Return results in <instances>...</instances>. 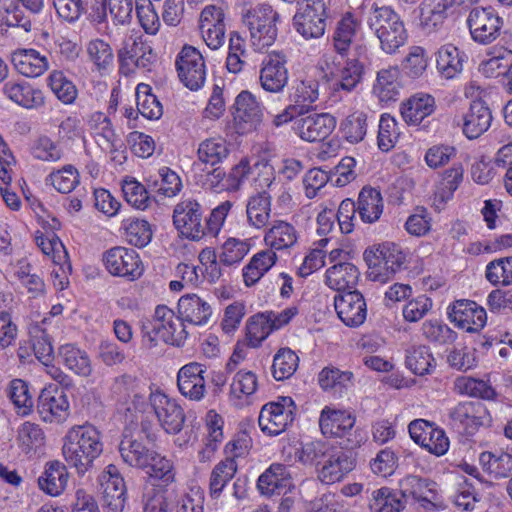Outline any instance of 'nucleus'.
Returning a JSON list of instances; mask_svg holds the SVG:
<instances>
[{"label": "nucleus", "instance_id": "47", "mask_svg": "<svg viewBox=\"0 0 512 512\" xmlns=\"http://www.w3.org/2000/svg\"><path fill=\"white\" fill-rule=\"evenodd\" d=\"M353 380L354 375L351 371H342L334 366L323 368L318 375V383L323 390L339 394L352 387Z\"/></svg>", "mask_w": 512, "mask_h": 512}, {"label": "nucleus", "instance_id": "1", "mask_svg": "<svg viewBox=\"0 0 512 512\" xmlns=\"http://www.w3.org/2000/svg\"><path fill=\"white\" fill-rule=\"evenodd\" d=\"M103 452L100 431L92 424L75 425L63 438L62 455L78 475H84Z\"/></svg>", "mask_w": 512, "mask_h": 512}, {"label": "nucleus", "instance_id": "42", "mask_svg": "<svg viewBox=\"0 0 512 512\" xmlns=\"http://www.w3.org/2000/svg\"><path fill=\"white\" fill-rule=\"evenodd\" d=\"M119 452L126 464L140 469L148 468L149 460H152V455H154V450L128 436H124L121 440Z\"/></svg>", "mask_w": 512, "mask_h": 512}, {"label": "nucleus", "instance_id": "5", "mask_svg": "<svg viewBox=\"0 0 512 512\" xmlns=\"http://www.w3.org/2000/svg\"><path fill=\"white\" fill-rule=\"evenodd\" d=\"M364 259L373 280L384 283L403 267L406 254L398 244L384 242L375 249L366 250Z\"/></svg>", "mask_w": 512, "mask_h": 512}, {"label": "nucleus", "instance_id": "22", "mask_svg": "<svg viewBox=\"0 0 512 512\" xmlns=\"http://www.w3.org/2000/svg\"><path fill=\"white\" fill-rule=\"evenodd\" d=\"M87 125L98 147L105 153L115 154L124 147L119 134L115 132L111 119L103 112L89 115Z\"/></svg>", "mask_w": 512, "mask_h": 512}, {"label": "nucleus", "instance_id": "36", "mask_svg": "<svg viewBox=\"0 0 512 512\" xmlns=\"http://www.w3.org/2000/svg\"><path fill=\"white\" fill-rule=\"evenodd\" d=\"M436 108L435 99L426 93H416L402 103L400 112L403 120L409 125H419L430 116Z\"/></svg>", "mask_w": 512, "mask_h": 512}, {"label": "nucleus", "instance_id": "63", "mask_svg": "<svg viewBox=\"0 0 512 512\" xmlns=\"http://www.w3.org/2000/svg\"><path fill=\"white\" fill-rule=\"evenodd\" d=\"M17 441L21 450L28 454L36 451L44 445L45 435L38 424L24 422L17 433Z\"/></svg>", "mask_w": 512, "mask_h": 512}, {"label": "nucleus", "instance_id": "9", "mask_svg": "<svg viewBox=\"0 0 512 512\" xmlns=\"http://www.w3.org/2000/svg\"><path fill=\"white\" fill-rule=\"evenodd\" d=\"M295 412L296 405L291 397H278L276 401L268 402L261 408L259 427L268 435H279L293 423Z\"/></svg>", "mask_w": 512, "mask_h": 512}, {"label": "nucleus", "instance_id": "50", "mask_svg": "<svg viewBox=\"0 0 512 512\" xmlns=\"http://www.w3.org/2000/svg\"><path fill=\"white\" fill-rule=\"evenodd\" d=\"M490 57L479 64V72L487 78L506 76L507 70L512 65V51L504 47L495 49Z\"/></svg>", "mask_w": 512, "mask_h": 512}, {"label": "nucleus", "instance_id": "43", "mask_svg": "<svg viewBox=\"0 0 512 512\" xmlns=\"http://www.w3.org/2000/svg\"><path fill=\"white\" fill-rule=\"evenodd\" d=\"M484 471L496 479L507 478L512 473V452L484 451L479 456Z\"/></svg>", "mask_w": 512, "mask_h": 512}, {"label": "nucleus", "instance_id": "19", "mask_svg": "<svg viewBox=\"0 0 512 512\" xmlns=\"http://www.w3.org/2000/svg\"><path fill=\"white\" fill-rule=\"evenodd\" d=\"M226 13L222 7L207 5L200 14L199 29L206 45L217 50L225 43Z\"/></svg>", "mask_w": 512, "mask_h": 512}, {"label": "nucleus", "instance_id": "32", "mask_svg": "<svg viewBox=\"0 0 512 512\" xmlns=\"http://www.w3.org/2000/svg\"><path fill=\"white\" fill-rule=\"evenodd\" d=\"M11 62L18 73L29 78L39 77L49 68L46 55L32 48L17 49L11 54Z\"/></svg>", "mask_w": 512, "mask_h": 512}, {"label": "nucleus", "instance_id": "2", "mask_svg": "<svg viewBox=\"0 0 512 512\" xmlns=\"http://www.w3.org/2000/svg\"><path fill=\"white\" fill-rule=\"evenodd\" d=\"M367 25L387 54L396 53L407 41L404 22L390 6H378L374 3L367 16Z\"/></svg>", "mask_w": 512, "mask_h": 512}, {"label": "nucleus", "instance_id": "15", "mask_svg": "<svg viewBox=\"0 0 512 512\" xmlns=\"http://www.w3.org/2000/svg\"><path fill=\"white\" fill-rule=\"evenodd\" d=\"M149 401L159 424L167 433L177 434L182 430L185 414L175 399L155 391L149 393Z\"/></svg>", "mask_w": 512, "mask_h": 512}, {"label": "nucleus", "instance_id": "62", "mask_svg": "<svg viewBox=\"0 0 512 512\" xmlns=\"http://www.w3.org/2000/svg\"><path fill=\"white\" fill-rule=\"evenodd\" d=\"M7 395L17 409V413L26 416L33 408V398L28 384L22 379H13L7 389Z\"/></svg>", "mask_w": 512, "mask_h": 512}, {"label": "nucleus", "instance_id": "18", "mask_svg": "<svg viewBox=\"0 0 512 512\" xmlns=\"http://www.w3.org/2000/svg\"><path fill=\"white\" fill-rule=\"evenodd\" d=\"M448 310L450 321L466 332L478 333L486 325V310L475 301L457 300Z\"/></svg>", "mask_w": 512, "mask_h": 512}, {"label": "nucleus", "instance_id": "51", "mask_svg": "<svg viewBox=\"0 0 512 512\" xmlns=\"http://www.w3.org/2000/svg\"><path fill=\"white\" fill-rule=\"evenodd\" d=\"M136 105L138 112L149 120L159 119L163 114L160 101L152 93V88L145 83H140L135 91Z\"/></svg>", "mask_w": 512, "mask_h": 512}, {"label": "nucleus", "instance_id": "13", "mask_svg": "<svg viewBox=\"0 0 512 512\" xmlns=\"http://www.w3.org/2000/svg\"><path fill=\"white\" fill-rule=\"evenodd\" d=\"M203 208L191 198L183 197L173 211V223L178 231L189 239L198 241L204 238Z\"/></svg>", "mask_w": 512, "mask_h": 512}, {"label": "nucleus", "instance_id": "25", "mask_svg": "<svg viewBox=\"0 0 512 512\" xmlns=\"http://www.w3.org/2000/svg\"><path fill=\"white\" fill-rule=\"evenodd\" d=\"M354 467V459L347 452L333 447L317 469V476L324 484H334L340 482Z\"/></svg>", "mask_w": 512, "mask_h": 512}, {"label": "nucleus", "instance_id": "46", "mask_svg": "<svg viewBox=\"0 0 512 512\" xmlns=\"http://www.w3.org/2000/svg\"><path fill=\"white\" fill-rule=\"evenodd\" d=\"M58 356L62 364L75 374L87 377L92 372V366L87 353L73 344L60 346Z\"/></svg>", "mask_w": 512, "mask_h": 512}, {"label": "nucleus", "instance_id": "30", "mask_svg": "<svg viewBox=\"0 0 512 512\" xmlns=\"http://www.w3.org/2000/svg\"><path fill=\"white\" fill-rule=\"evenodd\" d=\"M300 238L296 226L285 220H275L264 234V242L269 250L289 251L294 248Z\"/></svg>", "mask_w": 512, "mask_h": 512}, {"label": "nucleus", "instance_id": "31", "mask_svg": "<svg viewBox=\"0 0 512 512\" xmlns=\"http://www.w3.org/2000/svg\"><path fill=\"white\" fill-rule=\"evenodd\" d=\"M492 119V112L486 102L476 99L463 116L462 131L467 138L476 139L489 129Z\"/></svg>", "mask_w": 512, "mask_h": 512}, {"label": "nucleus", "instance_id": "8", "mask_svg": "<svg viewBox=\"0 0 512 512\" xmlns=\"http://www.w3.org/2000/svg\"><path fill=\"white\" fill-rule=\"evenodd\" d=\"M102 262L110 275L129 282L141 278L145 271L139 253L124 246H115L106 250L102 255Z\"/></svg>", "mask_w": 512, "mask_h": 512}, {"label": "nucleus", "instance_id": "21", "mask_svg": "<svg viewBox=\"0 0 512 512\" xmlns=\"http://www.w3.org/2000/svg\"><path fill=\"white\" fill-rule=\"evenodd\" d=\"M334 307L339 319L348 327H359L366 320L367 304L358 290L336 294Z\"/></svg>", "mask_w": 512, "mask_h": 512}, {"label": "nucleus", "instance_id": "45", "mask_svg": "<svg viewBox=\"0 0 512 512\" xmlns=\"http://www.w3.org/2000/svg\"><path fill=\"white\" fill-rule=\"evenodd\" d=\"M246 214L250 226L266 228L271 214V196L266 191L251 196L246 205Z\"/></svg>", "mask_w": 512, "mask_h": 512}, {"label": "nucleus", "instance_id": "49", "mask_svg": "<svg viewBox=\"0 0 512 512\" xmlns=\"http://www.w3.org/2000/svg\"><path fill=\"white\" fill-rule=\"evenodd\" d=\"M369 508L371 512H400L404 500L399 491L382 487L372 492Z\"/></svg>", "mask_w": 512, "mask_h": 512}, {"label": "nucleus", "instance_id": "37", "mask_svg": "<svg viewBox=\"0 0 512 512\" xmlns=\"http://www.w3.org/2000/svg\"><path fill=\"white\" fill-rule=\"evenodd\" d=\"M360 272L353 263L334 264L326 270L325 283L338 293L356 290Z\"/></svg>", "mask_w": 512, "mask_h": 512}, {"label": "nucleus", "instance_id": "35", "mask_svg": "<svg viewBox=\"0 0 512 512\" xmlns=\"http://www.w3.org/2000/svg\"><path fill=\"white\" fill-rule=\"evenodd\" d=\"M69 473L64 463L54 460L47 462L42 475L38 478L39 488L50 496H59L64 492Z\"/></svg>", "mask_w": 512, "mask_h": 512}, {"label": "nucleus", "instance_id": "26", "mask_svg": "<svg viewBox=\"0 0 512 512\" xmlns=\"http://www.w3.org/2000/svg\"><path fill=\"white\" fill-rule=\"evenodd\" d=\"M43 7L44 0H0L8 25L21 27L26 32L32 28L30 15L39 14Z\"/></svg>", "mask_w": 512, "mask_h": 512}, {"label": "nucleus", "instance_id": "57", "mask_svg": "<svg viewBox=\"0 0 512 512\" xmlns=\"http://www.w3.org/2000/svg\"><path fill=\"white\" fill-rule=\"evenodd\" d=\"M368 120L369 115L365 111L351 113L341 123L343 137L352 144L361 142L367 133Z\"/></svg>", "mask_w": 512, "mask_h": 512}, {"label": "nucleus", "instance_id": "61", "mask_svg": "<svg viewBox=\"0 0 512 512\" xmlns=\"http://www.w3.org/2000/svg\"><path fill=\"white\" fill-rule=\"evenodd\" d=\"M47 81L52 92L63 104L74 103L78 95V90L64 72L59 70L52 71Z\"/></svg>", "mask_w": 512, "mask_h": 512}, {"label": "nucleus", "instance_id": "44", "mask_svg": "<svg viewBox=\"0 0 512 512\" xmlns=\"http://www.w3.org/2000/svg\"><path fill=\"white\" fill-rule=\"evenodd\" d=\"M277 255L266 249L256 253L242 270L246 286L256 284L276 263Z\"/></svg>", "mask_w": 512, "mask_h": 512}, {"label": "nucleus", "instance_id": "53", "mask_svg": "<svg viewBox=\"0 0 512 512\" xmlns=\"http://www.w3.org/2000/svg\"><path fill=\"white\" fill-rule=\"evenodd\" d=\"M406 366L416 375H425L434 370L436 362L428 346L418 345L407 350Z\"/></svg>", "mask_w": 512, "mask_h": 512}, {"label": "nucleus", "instance_id": "56", "mask_svg": "<svg viewBox=\"0 0 512 512\" xmlns=\"http://www.w3.org/2000/svg\"><path fill=\"white\" fill-rule=\"evenodd\" d=\"M358 24L351 14L344 16L338 23L333 35V45L337 53L345 55L351 47L357 33Z\"/></svg>", "mask_w": 512, "mask_h": 512}, {"label": "nucleus", "instance_id": "27", "mask_svg": "<svg viewBox=\"0 0 512 512\" xmlns=\"http://www.w3.org/2000/svg\"><path fill=\"white\" fill-rule=\"evenodd\" d=\"M101 486L103 505L107 508V512H122L126 501V486L116 466L107 467L102 475Z\"/></svg>", "mask_w": 512, "mask_h": 512}, {"label": "nucleus", "instance_id": "55", "mask_svg": "<svg viewBox=\"0 0 512 512\" xmlns=\"http://www.w3.org/2000/svg\"><path fill=\"white\" fill-rule=\"evenodd\" d=\"M126 240L133 246L145 247L152 239V230L148 221L129 217L122 221Z\"/></svg>", "mask_w": 512, "mask_h": 512}, {"label": "nucleus", "instance_id": "12", "mask_svg": "<svg viewBox=\"0 0 512 512\" xmlns=\"http://www.w3.org/2000/svg\"><path fill=\"white\" fill-rule=\"evenodd\" d=\"M118 57L121 69L126 72L133 68L150 71L157 59L151 45L142 36L136 35L125 39Z\"/></svg>", "mask_w": 512, "mask_h": 512}, {"label": "nucleus", "instance_id": "34", "mask_svg": "<svg viewBox=\"0 0 512 512\" xmlns=\"http://www.w3.org/2000/svg\"><path fill=\"white\" fill-rule=\"evenodd\" d=\"M178 313L184 323L202 326L208 323L211 315V305L196 294H187L178 301Z\"/></svg>", "mask_w": 512, "mask_h": 512}, {"label": "nucleus", "instance_id": "11", "mask_svg": "<svg viewBox=\"0 0 512 512\" xmlns=\"http://www.w3.org/2000/svg\"><path fill=\"white\" fill-rule=\"evenodd\" d=\"M467 24L475 42L489 44L500 35L503 19L492 7H477L470 11Z\"/></svg>", "mask_w": 512, "mask_h": 512}, {"label": "nucleus", "instance_id": "4", "mask_svg": "<svg viewBox=\"0 0 512 512\" xmlns=\"http://www.w3.org/2000/svg\"><path fill=\"white\" fill-rule=\"evenodd\" d=\"M279 19L278 12L267 4L257 5L243 14V23L250 32V41L256 50H263L275 42Z\"/></svg>", "mask_w": 512, "mask_h": 512}, {"label": "nucleus", "instance_id": "3", "mask_svg": "<svg viewBox=\"0 0 512 512\" xmlns=\"http://www.w3.org/2000/svg\"><path fill=\"white\" fill-rule=\"evenodd\" d=\"M148 328L143 326L142 342L150 349L157 345L156 337L167 344L182 346L189 335L181 315H176L166 305H158L155 308L150 330Z\"/></svg>", "mask_w": 512, "mask_h": 512}, {"label": "nucleus", "instance_id": "38", "mask_svg": "<svg viewBox=\"0 0 512 512\" xmlns=\"http://www.w3.org/2000/svg\"><path fill=\"white\" fill-rule=\"evenodd\" d=\"M319 86L317 77L307 72L293 81L288 98L305 112V107L318 100Z\"/></svg>", "mask_w": 512, "mask_h": 512}, {"label": "nucleus", "instance_id": "60", "mask_svg": "<svg viewBox=\"0 0 512 512\" xmlns=\"http://www.w3.org/2000/svg\"><path fill=\"white\" fill-rule=\"evenodd\" d=\"M36 242L42 252L51 257L55 265H60L62 272H64L65 267L70 268L68 253L58 236L55 234L50 236L41 235L36 237Z\"/></svg>", "mask_w": 512, "mask_h": 512}, {"label": "nucleus", "instance_id": "16", "mask_svg": "<svg viewBox=\"0 0 512 512\" xmlns=\"http://www.w3.org/2000/svg\"><path fill=\"white\" fill-rule=\"evenodd\" d=\"M204 363L192 361L183 365L177 372V387L180 394L194 402L202 401L207 394Z\"/></svg>", "mask_w": 512, "mask_h": 512}, {"label": "nucleus", "instance_id": "14", "mask_svg": "<svg viewBox=\"0 0 512 512\" xmlns=\"http://www.w3.org/2000/svg\"><path fill=\"white\" fill-rule=\"evenodd\" d=\"M181 82L190 90H198L206 80V66L202 54L192 46H184L176 60Z\"/></svg>", "mask_w": 512, "mask_h": 512}, {"label": "nucleus", "instance_id": "24", "mask_svg": "<svg viewBox=\"0 0 512 512\" xmlns=\"http://www.w3.org/2000/svg\"><path fill=\"white\" fill-rule=\"evenodd\" d=\"M233 117L240 133L255 130L262 122L263 108L256 97L249 91H242L234 102Z\"/></svg>", "mask_w": 512, "mask_h": 512}, {"label": "nucleus", "instance_id": "52", "mask_svg": "<svg viewBox=\"0 0 512 512\" xmlns=\"http://www.w3.org/2000/svg\"><path fill=\"white\" fill-rule=\"evenodd\" d=\"M237 472V463L232 458L220 461L212 470L209 481V491L213 499L220 497L227 483Z\"/></svg>", "mask_w": 512, "mask_h": 512}, {"label": "nucleus", "instance_id": "54", "mask_svg": "<svg viewBox=\"0 0 512 512\" xmlns=\"http://www.w3.org/2000/svg\"><path fill=\"white\" fill-rule=\"evenodd\" d=\"M399 492L404 499L412 498L417 501L430 502L434 491L426 479L415 475H408L399 482Z\"/></svg>", "mask_w": 512, "mask_h": 512}, {"label": "nucleus", "instance_id": "64", "mask_svg": "<svg viewBox=\"0 0 512 512\" xmlns=\"http://www.w3.org/2000/svg\"><path fill=\"white\" fill-rule=\"evenodd\" d=\"M422 335L429 341L438 345L452 344L457 339V333L447 324L435 320H426L421 327Z\"/></svg>", "mask_w": 512, "mask_h": 512}, {"label": "nucleus", "instance_id": "10", "mask_svg": "<svg viewBox=\"0 0 512 512\" xmlns=\"http://www.w3.org/2000/svg\"><path fill=\"white\" fill-rule=\"evenodd\" d=\"M288 58L282 51H272L262 60L259 69V84L269 93H282L289 81Z\"/></svg>", "mask_w": 512, "mask_h": 512}, {"label": "nucleus", "instance_id": "20", "mask_svg": "<svg viewBox=\"0 0 512 512\" xmlns=\"http://www.w3.org/2000/svg\"><path fill=\"white\" fill-rule=\"evenodd\" d=\"M336 127V118L329 113H312L294 120L293 130L307 142L326 139Z\"/></svg>", "mask_w": 512, "mask_h": 512}, {"label": "nucleus", "instance_id": "33", "mask_svg": "<svg viewBox=\"0 0 512 512\" xmlns=\"http://www.w3.org/2000/svg\"><path fill=\"white\" fill-rule=\"evenodd\" d=\"M292 485L289 467L281 463H273L258 478L257 487L262 495L281 494Z\"/></svg>", "mask_w": 512, "mask_h": 512}, {"label": "nucleus", "instance_id": "40", "mask_svg": "<svg viewBox=\"0 0 512 512\" xmlns=\"http://www.w3.org/2000/svg\"><path fill=\"white\" fill-rule=\"evenodd\" d=\"M464 52L452 44L442 46L437 53V70L445 79L457 77L463 70V63L466 59Z\"/></svg>", "mask_w": 512, "mask_h": 512}, {"label": "nucleus", "instance_id": "58", "mask_svg": "<svg viewBox=\"0 0 512 512\" xmlns=\"http://www.w3.org/2000/svg\"><path fill=\"white\" fill-rule=\"evenodd\" d=\"M299 357L288 347L280 348L274 355L272 375L277 381L290 378L298 368Z\"/></svg>", "mask_w": 512, "mask_h": 512}, {"label": "nucleus", "instance_id": "7", "mask_svg": "<svg viewBox=\"0 0 512 512\" xmlns=\"http://www.w3.org/2000/svg\"><path fill=\"white\" fill-rule=\"evenodd\" d=\"M327 17L323 0H298L292 25L304 39H318L325 33Z\"/></svg>", "mask_w": 512, "mask_h": 512}, {"label": "nucleus", "instance_id": "29", "mask_svg": "<svg viewBox=\"0 0 512 512\" xmlns=\"http://www.w3.org/2000/svg\"><path fill=\"white\" fill-rule=\"evenodd\" d=\"M2 93L10 101L25 109H39L45 104L42 90L24 80L7 81L2 87Z\"/></svg>", "mask_w": 512, "mask_h": 512}, {"label": "nucleus", "instance_id": "6", "mask_svg": "<svg viewBox=\"0 0 512 512\" xmlns=\"http://www.w3.org/2000/svg\"><path fill=\"white\" fill-rule=\"evenodd\" d=\"M355 418L346 411L335 410L325 406L319 417L321 433L329 438H345L342 444L352 449L364 440L360 430H354Z\"/></svg>", "mask_w": 512, "mask_h": 512}, {"label": "nucleus", "instance_id": "39", "mask_svg": "<svg viewBox=\"0 0 512 512\" xmlns=\"http://www.w3.org/2000/svg\"><path fill=\"white\" fill-rule=\"evenodd\" d=\"M400 71L397 67L381 69L377 73L376 82L373 85V93L382 102L395 101L402 88Z\"/></svg>", "mask_w": 512, "mask_h": 512}, {"label": "nucleus", "instance_id": "28", "mask_svg": "<svg viewBox=\"0 0 512 512\" xmlns=\"http://www.w3.org/2000/svg\"><path fill=\"white\" fill-rule=\"evenodd\" d=\"M37 409L44 422L61 423L69 415V401L62 389L43 390L38 398Z\"/></svg>", "mask_w": 512, "mask_h": 512}, {"label": "nucleus", "instance_id": "41", "mask_svg": "<svg viewBox=\"0 0 512 512\" xmlns=\"http://www.w3.org/2000/svg\"><path fill=\"white\" fill-rule=\"evenodd\" d=\"M383 199L379 190L364 187L358 196L357 214L364 223H374L383 213Z\"/></svg>", "mask_w": 512, "mask_h": 512}, {"label": "nucleus", "instance_id": "23", "mask_svg": "<svg viewBox=\"0 0 512 512\" xmlns=\"http://www.w3.org/2000/svg\"><path fill=\"white\" fill-rule=\"evenodd\" d=\"M332 96L341 99L352 93L360 84L363 76V65L357 59L346 60L330 70Z\"/></svg>", "mask_w": 512, "mask_h": 512}, {"label": "nucleus", "instance_id": "48", "mask_svg": "<svg viewBox=\"0 0 512 512\" xmlns=\"http://www.w3.org/2000/svg\"><path fill=\"white\" fill-rule=\"evenodd\" d=\"M447 0H423L420 7V24L423 29L432 32L440 27L447 18Z\"/></svg>", "mask_w": 512, "mask_h": 512}, {"label": "nucleus", "instance_id": "59", "mask_svg": "<svg viewBox=\"0 0 512 512\" xmlns=\"http://www.w3.org/2000/svg\"><path fill=\"white\" fill-rule=\"evenodd\" d=\"M251 249L250 239L229 237L221 246L219 261L223 265L232 266L240 263Z\"/></svg>", "mask_w": 512, "mask_h": 512}, {"label": "nucleus", "instance_id": "17", "mask_svg": "<svg viewBox=\"0 0 512 512\" xmlns=\"http://www.w3.org/2000/svg\"><path fill=\"white\" fill-rule=\"evenodd\" d=\"M450 418L453 426L466 435H474L480 427L491 420L488 410L479 401L459 403L451 410Z\"/></svg>", "mask_w": 512, "mask_h": 512}]
</instances>
